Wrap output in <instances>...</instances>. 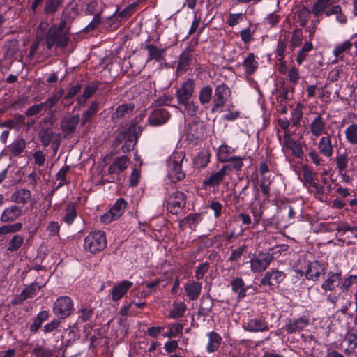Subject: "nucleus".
<instances>
[{
    "mask_svg": "<svg viewBox=\"0 0 357 357\" xmlns=\"http://www.w3.org/2000/svg\"><path fill=\"white\" fill-rule=\"evenodd\" d=\"M195 89L194 79L187 78L175 90L178 105L183 106L184 112L190 117L197 116L199 109V105L193 100Z\"/></svg>",
    "mask_w": 357,
    "mask_h": 357,
    "instance_id": "f257e3e1",
    "label": "nucleus"
},
{
    "mask_svg": "<svg viewBox=\"0 0 357 357\" xmlns=\"http://www.w3.org/2000/svg\"><path fill=\"white\" fill-rule=\"evenodd\" d=\"M319 137L317 144V151L311 149L308 153V157L317 166H323L325 165V160L321 155L331 158L333 154L334 148L337 146V139L329 132Z\"/></svg>",
    "mask_w": 357,
    "mask_h": 357,
    "instance_id": "f03ea898",
    "label": "nucleus"
},
{
    "mask_svg": "<svg viewBox=\"0 0 357 357\" xmlns=\"http://www.w3.org/2000/svg\"><path fill=\"white\" fill-rule=\"evenodd\" d=\"M185 158V153L174 151L167 160V176L171 182L176 183L185 178L186 174L182 169Z\"/></svg>",
    "mask_w": 357,
    "mask_h": 357,
    "instance_id": "7ed1b4c3",
    "label": "nucleus"
},
{
    "mask_svg": "<svg viewBox=\"0 0 357 357\" xmlns=\"http://www.w3.org/2000/svg\"><path fill=\"white\" fill-rule=\"evenodd\" d=\"M107 245L105 232L102 230L91 231L84 241V250L91 254H97L103 251Z\"/></svg>",
    "mask_w": 357,
    "mask_h": 357,
    "instance_id": "20e7f679",
    "label": "nucleus"
},
{
    "mask_svg": "<svg viewBox=\"0 0 357 357\" xmlns=\"http://www.w3.org/2000/svg\"><path fill=\"white\" fill-rule=\"evenodd\" d=\"M64 24L63 22L59 27L56 25L51 26L45 35L42 45H45L48 50H51L54 45L61 48L66 47L68 45L69 38L63 33Z\"/></svg>",
    "mask_w": 357,
    "mask_h": 357,
    "instance_id": "39448f33",
    "label": "nucleus"
},
{
    "mask_svg": "<svg viewBox=\"0 0 357 357\" xmlns=\"http://www.w3.org/2000/svg\"><path fill=\"white\" fill-rule=\"evenodd\" d=\"M75 312L73 299L68 296H60L54 301L52 305V312L54 316L65 320Z\"/></svg>",
    "mask_w": 357,
    "mask_h": 357,
    "instance_id": "423d86ee",
    "label": "nucleus"
},
{
    "mask_svg": "<svg viewBox=\"0 0 357 357\" xmlns=\"http://www.w3.org/2000/svg\"><path fill=\"white\" fill-rule=\"evenodd\" d=\"M186 199V195L178 190L166 196L165 202L167 211L173 215L181 213L185 208Z\"/></svg>",
    "mask_w": 357,
    "mask_h": 357,
    "instance_id": "0eeeda50",
    "label": "nucleus"
},
{
    "mask_svg": "<svg viewBox=\"0 0 357 357\" xmlns=\"http://www.w3.org/2000/svg\"><path fill=\"white\" fill-rule=\"evenodd\" d=\"M328 264L319 260L309 261L305 271H298L301 276L305 275L308 280L318 281L326 273Z\"/></svg>",
    "mask_w": 357,
    "mask_h": 357,
    "instance_id": "6e6552de",
    "label": "nucleus"
},
{
    "mask_svg": "<svg viewBox=\"0 0 357 357\" xmlns=\"http://www.w3.org/2000/svg\"><path fill=\"white\" fill-rule=\"evenodd\" d=\"M286 274L282 271L271 268L266 271L260 280L259 286L268 287V290L275 291L284 280Z\"/></svg>",
    "mask_w": 357,
    "mask_h": 357,
    "instance_id": "1a4fd4ad",
    "label": "nucleus"
},
{
    "mask_svg": "<svg viewBox=\"0 0 357 357\" xmlns=\"http://www.w3.org/2000/svg\"><path fill=\"white\" fill-rule=\"evenodd\" d=\"M231 96V89L226 84L222 83L217 85L213 96V105L211 113H215L219 111L220 108L223 107Z\"/></svg>",
    "mask_w": 357,
    "mask_h": 357,
    "instance_id": "9d476101",
    "label": "nucleus"
},
{
    "mask_svg": "<svg viewBox=\"0 0 357 357\" xmlns=\"http://www.w3.org/2000/svg\"><path fill=\"white\" fill-rule=\"evenodd\" d=\"M314 116L311 119L308 124V128L311 134V139L319 137L321 135L328 133L327 131V120L324 118L322 114L314 112Z\"/></svg>",
    "mask_w": 357,
    "mask_h": 357,
    "instance_id": "9b49d317",
    "label": "nucleus"
},
{
    "mask_svg": "<svg viewBox=\"0 0 357 357\" xmlns=\"http://www.w3.org/2000/svg\"><path fill=\"white\" fill-rule=\"evenodd\" d=\"M245 331L252 333L265 332L269 330V324L263 315L252 316L243 322Z\"/></svg>",
    "mask_w": 357,
    "mask_h": 357,
    "instance_id": "f8f14e48",
    "label": "nucleus"
},
{
    "mask_svg": "<svg viewBox=\"0 0 357 357\" xmlns=\"http://www.w3.org/2000/svg\"><path fill=\"white\" fill-rule=\"evenodd\" d=\"M273 259V257L268 252H259L255 255L250 261L251 271L254 273L264 271Z\"/></svg>",
    "mask_w": 357,
    "mask_h": 357,
    "instance_id": "ddd939ff",
    "label": "nucleus"
},
{
    "mask_svg": "<svg viewBox=\"0 0 357 357\" xmlns=\"http://www.w3.org/2000/svg\"><path fill=\"white\" fill-rule=\"evenodd\" d=\"M310 324V317L303 315L299 317L287 319L283 328L287 334H294L303 331Z\"/></svg>",
    "mask_w": 357,
    "mask_h": 357,
    "instance_id": "4468645a",
    "label": "nucleus"
},
{
    "mask_svg": "<svg viewBox=\"0 0 357 357\" xmlns=\"http://www.w3.org/2000/svg\"><path fill=\"white\" fill-rule=\"evenodd\" d=\"M142 132V128L135 123L128 126V133L130 134L126 139H125L121 146L122 151L124 153H129L134 149Z\"/></svg>",
    "mask_w": 357,
    "mask_h": 357,
    "instance_id": "2eb2a0df",
    "label": "nucleus"
},
{
    "mask_svg": "<svg viewBox=\"0 0 357 357\" xmlns=\"http://www.w3.org/2000/svg\"><path fill=\"white\" fill-rule=\"evenodd\" d=\"M126 206V201L123 198H119L109 211L102 217V221L104 223H109L118 219L123 214Z\"/></svg>",
    "mask_w": 357,
    "mask_h": 357,
    "instance_id": "dca6fc26",
    "label": "nucleus"
},
{
    "mask_svg": "<svg viewBox=\"0 0 357 357\" xmlns=\"http://www.w3.org/2000/svg\"><path fill=\"white\" fill-rule=\"evenodd\" d=\"M128 162L129 158L126 155L117 157L108 168L111 180L107 181V182H115L116 178L119 177V174L128 167Z\"/></svg>",
    "mask_w": 357,
    "mask_h": 357,
    "instance_id": "f3484780",
    "label": "nucleus"
},
{
    "mask_svg": "<svg viewBox=\"0 0 357 357\" xmlns=\"http://www.w3.org/2000/svg\"><path fill=\"white\" fill-rule=\"evenodd\" d=\"M22 206L11 204L6 207L0 217V221L3 223H12L22 215Z\"/></svg>",
    "mask_w": 357,
    "mask_h": 357,
    "instance_id": "a211bd4d",
    "label": "nucleus"
},
{
    "mask_svg": "<svg viewBox=\"0 0 357 357\" xmlns=\"http://www.w3.org/2000/svg\"><path fill=\"white\" fill-rule=\"evenodd\" d=\"M93 313L94 312L93 308L89 306L82 305L77 311V314L78 315L77 321L72 326L68 325V328L71 329L70 334L74 333L75 331H79L78 325L89 321L93 317Z\"/></svg>",
    "mask_w": 357,
    "mask_h": 357,
    "instance_id": "6ab92c4d",
    "label": "nucleus"
},
{
    "mask_svg": "<svg viewBox=\"0 0 357 357\" xmlns=\"http://www.w3.org/2000/svg\"><path fill=\"white\" fill-rule=\"evenodd\" d=\"M225 168L222 167L218 171L211 173L209 176L203 181L202 186L204 188L218 187L227 176Z\"/></svg>",
    "mask_w": 357,
    "mask_h": 357,
    "instance_id": "aec40b11",
    "label": "nucleus"
},
{
    "mask_svg": "<svg viewBox=\"0 0 357 357\" xmlns=\"http://www.w3.org/2000/svg\"><path fill=\"white\" fill-rule=\"evenodd\" d=\"M169 118L170 114L166 109L158 108L152 112L148 121L151 126H159L167 123Z\"/></svg>",
    "mask_w": 357,
    "mask_h": 357,
    "instance_id": "412c9836",
    "label": "nucleus"
},
{
    "mask_svg": "<svg viewBox=\"0 0 357 357\" xmlns=\"http://www.w3.org/2000/svg\"><path fill=\"white\" fill-rule=\"evenodd\" d=\"M342 280V271H339L336 273L330 271L327 274V278L323 282L321 288L325 292L328 291H332L336 287H340V280Z\"/></svg>",
    "mask_w": 357,
    "mask_h": 357,
    "instance_id": "4be33fe9",
    "label": "nucleus"
},
{
    "mask_svg": "<svg viewBox=\"0 0 357 357\" xmlns=\"http://www.w3.org/2000/svg\"><path fill=\"white\" fill-rule=\"evenodd\" d=\"M133 286V282L129 280H123L116 284L111 290L112 300L116 302L121 299Z\"/></svg>",
    "mask_w": 357,
    "mask_h": 357,
    "instance_id": "5701e85b",
    "label": "nucleus"
},
{
    "mask_svg": "<svg viewBox=\"0 0 357 357\" xmlns=\"http://www.w3.org/2000/svg\"><path fill=\"white\" fill-rule=\"evenodd\" d=\"M50 314L48 310H42L32 319V322L29 326L31 335L37 334L39 330L42 331L43 324L48 320Z\"/></svg>",
    "mask_w": 357,
    "mask_h": 357,
    "instance_id": "b1692460",
    "label": "nucleus"
},
{
    "mask_svg": "<svg viewBox=\"0 0 357 357\" xmlns=\"http://www.w3.org/2000/svg\"><path fill=\"white\" fill-rule=\"evenodd\" d=\"M295 89L287 82H283L278 88L275 98L278 103H284L294 97Z\"/></svg>",
    "mask_w": 357,
    "mask_h": 357,
    "instance_id": "393cba45",
    "label": "nucleus"
},
{
    "mask_svg": "<svg viewBox=\"0 0 357 357\" xmlns=\"http://www.w3.org/2000/svg\"><path fill=\"white\" fill-rule=\"evenodd\" d=\"M192 59V52L185 48L178 56L176 71L185 73L190 68Z\"/></svg>",
    "mask_w": 357,
    "mask_h": 357,
    "instance_id": "a878e982",
    "label": "nucleus"
},
{
    "mask_svg": "<svg viewBox=\"0 0 357 357\" xmlns=\"http://www.w3.org/2000/svg\"><path fill=\"white\" fill-rule=\"evenodd\" d=\"M230 285L232 291L238 294L237 298L238 300H241L246 296L249 286H245V282L242 278H234L230 282Z\"/></svg>",
    "mask_w": 357,
    "mask_h": 357,
    "instance_id": "bb28decb",
    "label": "nucleus"
},
{
    "mask_svg": "<svg viewBox=\"0 0 357 357\" xmlns=\"http://www.w3.org/2000/svg\"><path fill=\"white\" fill-rule=\"evenodd\" d=\"M203 215L202 213H190L185 218L179 222V226L181 228L189 227L192 230H195L197 226L202 221Z\"/></svg>",
    "mask_w": 357,
    "mask_h": 357,
    "instance_id": "cd10ccee",
    "label": "nucleus"
},
{
    "mask_svg": "<svg viewBox=\"0 0 357 357\" xmlns=\"http://www.w3.org/2000/svg\"><path fill=\"white\" fill-rule=\"evenodd\" d=\"M79 115H73L68 118H66L61 122V129L66 135L73 133L79 122Z\"/></svg>",
    "mask_w": 357,
    "mask_h": 357,
    "instance_id": "c85d7f7f",
    "label": "nucleus"
},
{
    "mask_svg": "<svg viewBox=\"0 0 357 357\" xmlns=\"http://www.w3.org/2000/svg\"><path fill=\"white\" fill-rule=\"evenodd\" d=\"M282 148L284 152L287 151H291V155L298 159L303 158V151L301 142L299 140L293 139L286 144H282Z\"/></svg>",
    "mask_w": 357,
    "mask_h": 357,
    "instance_id": "c756f323",
    "label": "nucleus"
},
{
    "mask_svg": "<svg viewBox=\"0 0 357 357\" xmlns=\"http://www.w3.org/2000/svg\"><path fill=\"white\" fill-rule=\"evenodd\" d=\"M236 152V149L223 143L218 149L216 159L218 162L226 163L231 158V155Z\"/></svg>",
    "mask_w": 357,
    "mask_h": 357,
    "instance_id": "7c9ffc66",
    "label": "nucleus"
},
{
    "mask_svg": "<svg viewBox=\"0 0 357 357\" xmlns=\"http://www.w3.org/2000/svg\"><path fill=\"white\" fill-rule=\"evenodd\" d=\"M245 157L241 156H231L226 165H222V167H226L225 172L229 175L231 171H235L236 173L241 172L244 166L243 160Z\"/></svg>",
    "mask_w": 357,
    "mask_h": 357,
    "instance_id": "2f4dec72",
    "label": "nucleus"
},
{
    "mask_svg": "<svg viewBox=\"0 0 357 357\" xmlns=\"http://www.w3.org/2000/svg\"><path fill=\"white\" fill-rule=\"evenodd\" d=\"M184 289L190 300H197L201 294L202 283L195 281L187 282L184 285Z\"/></svg>",
    "mask_w": 357,
    "mask_h": 357,
    "instance_id": "473e14b6",
    "label": "nucleus"
},
{
    "mask_svg": "<svg viewBox=\"0 0 357 357\" xmlns=\"http://www.w3.org/2000/svg\"><path fill=\"white\" fill-rule=\"evenodd\" d=\"M144 49L148 51L147 61L155 60L160 62L163 60V55L166 52V49H160L154 44H147L145 45Z\"/></svg>",
    "mask_w": 357,
    "mask_h": 357,
    "instance_id": "72a5a7b5",
    "label": "nucleus"
},
{
    "mask_svg": "<svg viewBox=\"0 0 357 357\" xmlns=\"http://www.w3.org/2000/svg\"><path fill=\"white\" fill-rule=\"evenodd\" d=\"M64 93V89L61 88L56 93H55L52 96L46 99L45 102H41L44 107V109L45 111H48L49 114H53V111L52 110V109L59 102V100H61Z\"/></svg>",
    "mask_w": 357,
    "mask_h": 357,
    "instance_id": "f704fd0d",
    "label": "nucleus"
},
{
    "mask_svg": "<svg viewBox=\"0 0 357 357\" xmlns=\"http://www.w3.org/2000/svg\"><path fill=\"white\" fill-rule=\"evenodd\" d=\"M31 197V192L26 188H21L16 190L11 196V201L17 204L25 205L28 203Z\"/></svg>",
    "mask_w": 357,
    "mask_h": 357,
    "instance_id": "c9c22d12",
    "label": "nucleus"
},
{
    "mask_svg": "<svg viewBox=\"0 0 357 357\" xmlns=\"http://www.w3.org/2000/svg\"><path fill=\"white\" fill-rule=\"evenodd\" d=\"M208 342L207 343L206 350L208 353H213L219 349L222 340V337L215 331H211L208 334Z\"/></svg>",
    "mask_w": 357,
    "mask_h": 357,
    "instance_id": "e433bc0d",
    "label": "nucleus"
},
{
    "mask_svg": "<svg viewBox=\"0 0 357 357\" xmlns=\"http://www.w3.org/2000/svg\"><path fill=\"white\" fill-rule=\"evenodd\" d=\"M335 230L337 231L336 236H343L347 232H349L351 236L349 237L357 238V226L350 225L347 222H339Z\"/></svg>",
    "mask_w": 357,
    "mask_h": 357,
    "instance_id": "4c0bfd02",
    "label": "nucleus"
},
{
    "mask_svg": "<svg viewBox=\"0 0 357 357\" xmlns=\"http://www.w3.org/2000/svg\"><path fill=\"white\" fill-rule=\"evenodd\" d=\"M211 156L208 150H203L194 158L193 164L198 169H204L210 162Z\"/></svg>",
    "mask_w": 357,
    "mask_h": 357,
    "instance_id": "58836bf2",
    "label": "nucleus"
},
{
    "mask_svg": "<svg viewBox=\"0 0 357 357\" xmlns=\"http://www.w3.org/2000/svg\"><path fill=\"white\" fill-rule=\"evenodd\" d=\"M77 217V204L74 202L68 204L64 210V215L62 218L63 222L68 225H70L73 223Z\"/></svg>",
    "mask_w": 357,
    "mask_h": 357,
    "instance_id": "ea45409f",
    "label": "nucleus"
},
{
    "mask_svg": "<svg viewBox=\"0 0 357 357\" xmlns=\"http://www.w3.org/2000/svg\"><path fill=\"white\" fill-rule=\"evenodd\" d=\"M242 65L245 73L249 75H253L258 68V62L255 60V56L253 53L248 54Z\"/></svg>",
    "mask_w": 357,
    "mask_h": 357,
    "instance_id": "a19ab883",
    "label": "nucleus"
},
{
    "mask_svg": "<svg viewBox=\"0 0 357 357\" xmlns=\"http://www.w3.org/2000/svg\"><path fill=\"white\" fill-rule=\"evenodd\" d=\"M25 236L15 234L7 243V250L10 252L18 251L24 243Z\"/></svg>",
    "mask_w": 357,
    "mask_h": 357,
    "instance_id": "79ce46f5",
    "label": "nucleus"
},
{
    "mask_svg": "<svg viewBox=\"0 0 357 357\" xmlns=\"http://www.w3.org/2000/svg\"><path fill=\"white\" fill-rule=\"evenodd\" d=\"M198 98L201 105L209 104L213 100V87L211 85L203 86L199 91Z\"/></svg>",
    "mask_w": 357,
    "mask_h": 357,
    "instance_id": "37998d69",
    "label": "nucleus"
},
{
    "mask_svg": "<svg viewBox=\"0 0 357 357\" xmlns=\"http://www.w3.org/2000/svg\"><path fill=\"white\" fill-rule=\"evenodd\" d=\"M61 321L62 319L56 317L45 324L42 328L43 335L55 334L61 331L60 328L61 327Z\"/></svg>",
    "mask_w": 357,
    "mask_h": 357,
    "instance_id": "c03bdc74",
    "label": "nucleus"
},
{
    "mask_svg": "<svg viewBox=\"0 0 357 357\" xmlns=\"http://www.w3.org/2000/svg\"><path fill=\"white\" fill-rule=\"evenodd\" d=\"M347 340L349 349L354 350L357 348V314L354 317L353 326L347 333Z\"/></svg>",
    "mask_w": 357,
    "mask_h": 357,
    "instance_id": "a18cd8bd",
    "label": "nucleus"
},
{
    "mask_svg": "<svg viewBox=\"0 0 357 357\" xmlns=\"http://www.w3.org/2000/svg\"><path fill=\"white\" fill-rule=\"evenodd\" d=\"M56 135L52 128H47L40 130L38 139L44 147H47L53 142Z\"/></svg>",
    "mask_w": 357,
    "mask_h": 357,
    "instance_id": "49530a36",
    "label": "nucleus"
},
{
    "mask_svg": "<svg viewBox=\"0 0 357 357\" xmlns=\"http://www.w3.org/2000/svg\"><path fill=\"white\" fill-rule=\"evenodd\" d=\"M183 325L180 323L169 324L167 331L162 333V336L169 339L176 337L183 333Z\"/></svg>",
    "mask_w": 357,
    "mask_h": 357,
    "instance_id": "de8ad7c7",
    "label": "nucleus"
},
{
    "mask_svg": "<svg viewBox=\"0 0 357 357\" xmlns=\"http://www.w3.org/2000/svg\"><path fill=\"white\" fill-rule=\"evenodd\" d=\"M287 43L288 40L286 36H284L283 38H280L278 41L277 47L275 50V54L276 56L277 61L280 63H282L284 60V52L287 48Z\"/></svg>",
    "mask_w": 357,
    "mask_h": 357,
    "instance_id": "09e8293b",
    "label": "nucleus"
},
{
    "mask_svg": "<svg viewBox=\"0 0 357 357\" xmlns=\"http://www.w3.org/2000/svg\"><path fill=\"white\" fill-rule=\"evenodd\" d=\"M303 109L304 105L301 102H298L295 107L291 110V122L292 126H297L300 124L303 115Z\"/></svg>",
    "mask_w": 357,
    "mask_h": 357,
    "instance_id": "8fccbe9b",
    "label": "nucleus"
},
{
    "mask_svg": "<svg viewBox=\"0 0 357 357\" xmlns=\"http://www.w3.org/2000/svg\"><path fill=\"white\" fill-rule=\"evenodd\" d=\"M99 102L93 101L89 109L85 111L82 116V126H84L87 122L90 121L91 118L98 112Z\"/></svg>",
    "mask_w": 357,
    "mask_h": 357,
    "instance_id": "3c124183",
    "label": "nucleus"
},
{
    "mask_svg": "<svg viewBox=\"0 0 357 357\" xmlns=\"http://www.w3.org/2000/svg\"><path fill=\"white\" fill-rule=\"evenodd\" d=\"M23 227L22 222H15L13 224L7 223L0 227V236L8 234H15L22 230Z\"/></svg>",
    "mask_w": 357,
    "mask_h": 357,
    "instance_id": "603ef678",
    "label": "nucleus"
},
{
    "mask_svg": "<svg viewBox=\"0 0 357 357\" xmlns=\"http://www.w3.org/2000/svg\"><path fill=\"white\" fill-rule=\"evenodd\" d=\"M313 49V45L311 41L305 42L301 49L298 51L296 57V63L298 66L302 65L303 61L305 60L308 52Z\"/></svg>",
    "mask_w": 357,
    "mask_h": 357,
    "instance_id": "864d4df0",
    "label": "nucleus"
},
{
    "mask_svg": "<svg viewBox=\"0 0 357 357\" xmlns=\"http://www.w3.org/2000/svg\"><path fill=\"white\" fill-rule=\"evenodd\" d=\"M347 141L353 145L357 144V123L349 125L344 131Z\"/></svg>",
    "mask_w": 357,
    "mask_h": 357,
    "instance_id": "5fc2aeb1",
    "label": "nucleus"
},
{
    "mask_svg": "<svg viewBox=\"0 0 357 357\" xmlns=\"http://www.w3.org/2000/svg\"><path fill=\"white\" fill-rule=\"evenodd\" d=\"M352 43L349 40H346L340 45H337L335 47L333 50V54L340 60H342V56L344 52L349 51L352 47Z\"/></svg>",
    "mask_w": 357,
    "mask_h": 357,
    "instance_id": "6e6d98bb",
    "label": "nucleus"
},
{
    "mask_svg": "<svg viewBox=\"0 0 357 357\" xmlns=\"http://www.w3.org/2000/svg\"><path fill=\"white\" fill-rule=\"evenodd\" d=\"M40 289V286L37 282L31 283L29 287L23 289L21 295L24 299L31 298L37 294V291Z\"/></svg>",
    "mask_w": 357,
    "mask_h": 357,
    "instance_id": "4d7b16f0",
    "label": "nucleus"
},
{
    "mask_svg": "<svg viewBox=\"0 0 357 357\" xmlns=\"http://www.w3.org/2000/svg\"><path fill=\"white\" fill-rule=\"evenodd\" d=\"M348 162L349 158L346 152L336 157V168L338 171V174H341L342 172H345L348 166Z\"/></svg>",
    "mask_w": 357,
    "mask_h": 357,
    "instance_id": "13d9d810",
    "label": "nucleus"
},
{
    "mask_svg": "<svg viewBox=\"0 0 357 357\" xmlns=\"http://www.w3.org/2000/svg\"><path fill=\"white\" fill-rule=\"evenodd\" d=\"M255 29L256 27L253 29H252V24L250 23L248 27L240 31L239 34L244 44H249L253 40L252 36L255 33Z\"/></svg>",
    "mask_w": 357,
    "mask_h": 357,
    "instance_id": "bf43d9fd",
    "label": "nucleus"
},
{
    "mask_svg": "<svg viewBox=\"0 0 357 357\" xmlns=\"http://www.w3.org/2000/svg\"><path fill=\"white\" fill-rule=\"evenodd\" d=\"M26 147V142L24 139H20L14 142L10 146V152L13 156L20 155Z\"/></svg>",
    "mask_w": 357,
    "mask_h": 357,
    "instance_id": "052dcab7",
    "label": "nucleus"
},
{
    "mask_svg": "<svg viewBox=\"0 0 357 357\" xmlns=\"http://www.w3.org/2000/svg\"><path fill=\"white\" fill-rule=\"evenodd\" d=\"M135 108V105L132 103L123 104L117 107L115 110L114 115L116 118H122L126 114L131 113Z\"/></svg>",
    "mask_w": 357,
    "mask_h": 357,
    "instance_id": "680f3d73",
    "label": "nucleus"
},
{
    "mask_svg": "<svg viewBox=\"0 0 357 357\" xmlns=\"http://www.w3.org/2000/svg\"><path fill=\"white\" fill-rule=\"evenodd\" d=\"M247 245L245 244H243L240 245L238 248L234 249L231 250V253L228 258V261L236 262L239 261L246 251Z\"/></svg>",
    "mask_w": 357,
    "mask_h": 357,
    "instance_id": "e2e57ef3",
    "label": "nucleus"
},
{
    "mask_svg": "<svg viewBox=\"0 0 357 357\" xmlns=\"http://www.w3.org/2000/svg\"><path fill=\"white\" fill-rule=\"evenodd\" d=\"M302 172L303 177V179H302V181L312 186V183H314L315 174L308 167L307 165H305L302 167Z\"/></svg>",
    "mask_w": 357,
    "mask_h": 357,
    "instance_id": "0e129e2a",
    "label": "nucleus"
},
{
    "mask_svg": "<svg viewBox=\"0 0 357 357\" xmlns=\"http://www.w3.org/2000/svg\"><path fill=\"white\" fill-rule=\"evenodd\" d=\"M287 77L289 81V82H287L288 84L293 85L295 89V86L298 84L301 77L298 69L295 66L290 68L288 71Z\"/></svg>",
    "mask_w": 357,
    "mask_h": 357,
    "instance_id": "69168bd1",
    "label": "nucleus"
},
{
    "mask_svg": "<svg viewBox=\"0 0 357 357\" xmlns=\"http://www.w3.org/2000/svg\"><path fill=\"white\" fill-rule=\"evenodd\" d=\"M100 82L98 81H93L90 82L84 89L83 94L85 100H88L92 95H93L99 89Z\"/></svg>",
    "mask_w": 357,
    "mask_h": 357,
    "instance_id": "338daca9",
    "label": "nucleus"
},
{
    "mask_svg": "<svg viewBox=\"0 0 357 357\" xmlns=\"http://www.w3.org/2000/svg\"><path fill=\"white\" fill-rule=\"evenodd\" d=\"M102 10V3L96 0H91L87 4L86 13L89 15H95L96 13L101 14Z\"/></svg>",
    "mask_w": 357,
    "mask_h": 357,
    "instance_id": "774afa93",
    "label": "nucleus"
}]
</instances>
